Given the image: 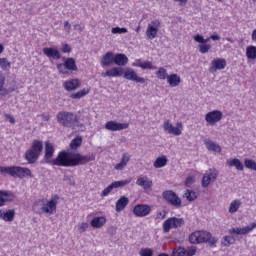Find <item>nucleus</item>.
Segmentation results:
<instances>
[{
  "label": "nucleus",
  "mask_w": 256,
  "mask_h": 256,
  "mask_svg": "<svg viewBox=\"0 0 256 256\" xmlns=\"http://www.w3.org/2000/svg\"><path fill=\"white\" fill-rule=\"evenodd\" d=\"M193 181H194L193 176H188L186 178L185 185H187V187H189V186L193 185Z\"/></svg>",
  "instance_id": "nucleus-58"
},
{
  "label": "nucleus",
  "mask_w": 256,
  "mask_h": 256,
  "mask_svg": "<svg viewBox=\"0 0 256 256\" xmlns=\"http://www.w3.org/2000/svg\"><path fill=\"white\" fill-rule=\"evenodd\" d=\"M246 57L250 61H255L256 59V46L250 45L246 47Z\"/></svg>",
  "instance_id": "nucleus-35"
},
{
  "label": "nucleus",
  "mask_w": 256,
  "mask_h": 256,
  "mask_svg": "<svg viewBox=\"0 0 256 256\" xmlns=\"http://www.w3.org/2000/svg\"><path fill=\"white\" fill-rule=\"evenodd\" d=\"M108 234L113 237V235H117V227L115 226H110L108 228Z\"/></svg>",
  "instance_id": "nucleus-54"
},
{
  "label": "nucleus",
  "mask_w": 256,
  "mask_h": 256,
  "mask_svg": "<svg viewBox=\"0 0 256 256\" xmlns=\"http://www.w3.org/2000/svg\"><path fill=\"white\" fill-rule=\"evenodd\" d=\"M163 129L165 133H168V135H175V137H179L181 135L182 129H183V124L182 123H177V127L173 126V124L169 123V120L165 121L163 123Z\"/></svg>",
  "instance_id": "nucleus-9"
},
{
  "label": "nucleus",
  "mask_w": 256,
  "mask_h": 256,
  "mask_svg": "<svg viewBox=\"0 0 256 256\" xmlns=\"http://www.w3.org/2000/svg\"><path fill=\"white\" fill-rule=\"evenodd\" d=\"M226 163L228 167H235L237 171H243L245 169L243 162H241V160H239L238 158L228 160Z\"/></svg>",
  "instance_id": "nucleus-29"
},
{
  "label": "nucleus",
  "mask_w": 256,
  "mask_h": 256,
  "mask_svg": "<svg viewBox=\"0 0 256 256\" xmlns=\"http://www.w3.org/2000/svg\"><path fill=\"white\" fill-rule=\"evenodd\" d=\"M200 53L205 54V53H209V50L211 49V44H200L198 46Z\"/></svg>",
  "instance_id": "nucleus-46"
},
{
  "label": "nucleus",
  "mask_w": 256,
  "mask_h": 256,
  "mask_svg": "<svg viewBox=\"0 0 256 256\" xmlns=\"http://www.w3.org/2000/svg\"><path fill=\"white\" fill-rule=\"evenodd\" d=\"M210 39H212V41H219L221 39V36H219L218 34H213L210 36Z\"/></svg>",
  "instance_id": "nucleus-61"
},
{
  "label": "nucleus",
  "mask_w": 256,
  "mask_h": 256,
  "mask_svg": "<svg viewBox=\"0 0 256 256\" xmlns=\"http://www.w3.org/2000/svg\"><path fill=\"white\" fill-rule=\"evenodd\" d=\"M81 145H83V137L76 136L70 142V149H72V151H77V149L81 147Z\"/></svg>",
  "instance_id": "nucleus-34"
},
{
  "label": "nucleus",
  "mask_w": 256,
  "mask_h": 256,
  "mask_svg": "<svg viewBox=\"0 0 256 256\" xmlns=\"http://www.w3.org/2000/svg\"><path fill=\"white\" fill-rule=\"evenodd\" d=\"M167 156L158 157L154 163L153 166L155 169H161V167H165L167 165Z\"/></svg>",
  "instance_id": "nucleus-36"
},
{
  "label": "nucleus",
  "mask_w": 256,
  "mask_h": 256,
  "mask_svg": "<svg viewBox=\"0 0 256 256\" xmlns=\"http://www.w3.org/2000/svg\"><path fill=\"white\" fill-rule=\"evenodd\" d=\"M123 75L124 79H127L128 81H134V83H145V78L139 77L137 75V72L131 68H127L126 70L123 69Z\"/></svg>",
  "instance_id": "nucleus-14"
},
{
  "label": "nucleus",
  "mask_w": 256,
  "mask_h": 256,
  "mask_svg": "<svg viewBox=\"0 0 256 256\" xmlns=\"http://www.w3.org/2000/svg\"><path fill=\"white\" fill-rule=\"evenodd\" d=\"M204 143L208 151H213L214 153H221V146H219V144L211 140H205Z\"/></svg>",
  "instance_id": "nucleus-31"
},
{
  "label": "nucleus",
  "mask_w": 256,
  "mask_h": 256,
  "mask_svg": "<svg viewBox=\"0 0 256 256\" xmlns=\"http://www.w3.org/2000/svg\"><path fill=\"white\" fill-rule=\"evenodd\" d=\"M185 225V219L183 218H177V217H171L168 218L163 222V232L169 233L171 229H179Z\"/></svg>",
  "instance_id": "nucleus-8"
},
{
  "label": "nucleus",
  "mask_w": 256,
  "mask_h": 256,
  "mask_svg": "<svg viewBox=\"0 0 256 256\" xmlns=\"http://www.w3.org/2000/svg\"><path fill=\"white\" fill-rule=\"evenodd\" d=\"M61 51H62V53H71L72 48L69 44H63Z\"/></svg>",
  "instance_id": "nucleus-52"
},
{
  "label": "nucleus",
  "mask_w": 256,
  "mask_h": 256,
  "mask_svg": "<svg viewBox=\"0 0 256 256\" xmlns=\"http://www.w3.org/2000/svg\"><path fill=\"white\" fill-rule=\"evenodd\" d=\"M40 154L33 152V150L28 149L24 154V159L28 161L30 165H33L36 161H39Z\"/></svg>",
  "instance_id": "nucleus-22"
},
{
  "label": "nucleus",
  "mask_w": 256,
  "mask_h": 256,
  "mask_svg": "<svg viewBox=\"0 0 256 256\" xmlns=\"http://www.w3.org/2000/svg\"><path fill=\"white\" fill-rule=\"evenodd\" d=\"M143 66V62L141 59H136L135 62L132 64V67H141Z\"/></svg>",
  "instance_id": "nucleus-59"
},
{
  "label": "nucleus",
  "mask_w": 256,
  "mask_h": 256,
  "mask_svg": "<svg viewBox=\"0 0 256 256\" xmlns=\"http://www.w3.org/2000/svg\"><path fill=\"white\" fill-rule=\"evenodd\" d=\"M184 197L187 199V201H195V199H197V194L195 191L187 190Z\"/></svg>",
  "instance_id": "nucleus-44"
},
{
  "label": "nucleus",
  "mask_w": 256,
  "mask_h": 256,
  "mask_svg": "<svg viewBox=\"0 0 256 256\" xmlns=\"http://www.w3.org/2000/svg\"><path fill=\"white\" fill-rule=\"evenodd\" d=\"M9 90L5 88V75L0 72V97H7Z\"/></svg>",
  "instance_id": "nucleus-33"
},
{
  "label": "nucleus",
  "mask_w": 256,
  "mask_h": 256,
  "mask_svg": "<svg viewBox=\"0 0 256 256\" xmlns=\"http://www.w3.org/2000/svg\"><path fill=\"white\" fill-rule=\"evenodd\" d=\"M221 119H223V112H221V110H213L205 115V121L208 125H215L216 123H219Z\"/></svg>",
  "instance_id": "nucleus-13"
},
{
  "label": "nucleus",
  "mask_w": 256,
  "mask_h": 256,
  "mask_svg": "<svg viewBox=\"0 0 256 256\" xmlns=\"http://www.w3.org/2000/svg\"><path fill=\"white\" fill-rule=\"evenodd\" d=\"M129 183H131V179L119 180L112 182V186L114 187V189H119V187H125V185H129Z\"/></svg>",
  "instance_id": "nucleus-40"
},
{
  "label": "nucleus",
  "mask_w": 256,
  "mask_h": 256,
  "mask_svg": "<svg viewBox=\"0 0 256 256\" xmlns=\"http://www.w3.org/2000/svg\"><path fill=\"white\" fill-rule=\"evenodd\" d=\"M44 161L48 165L57 167H77L79 165H87L91 161H95V154L81 155V153L61 151L55 159V146L53 143L46 141L44 143Z\"/></svg>",
  "instance_id": "nucleus-1"
},
{
  "label": "nucleus",
  "mask_w": 256,
  "mask_h": 256,
  "mask_svg": "<svg viewBox=\"0 0 256 256\" xmlns=\"http://www.w3.org/2000/svg\"><path fill=\"white\" fill-rule=\"evenodd\" d=\"M13 199H15L13 192L0 190V207H3L6 201H13Z\"/></svg>",
  "instance_id": "nucleus-24"
},
{
  "label": "nucleus",
  "mask_w": 256,
  "mask_h": 256,
  "mask_svg": "<svg viewBox=\"0 0 256 256\" xmlns=\"http://www.w3.org/2000/svg\"><path fill=\"white\" fill-rule=\"evenodd\" d=\"M196 253H197V246H190L187 249H185L186 256H195Z\"/></svg>",
  "instance_id": "nucleus-47"
},
{
  "label": "nucleus",
  "mask_w": 256,
  "mask_h": 256,
  "mask_svg": "<svg viewBox=\"0 0 256 256\" xmlns=\"http://www.w3.org/2000/svg\"><path fill=\"white\" fill-rule=\"evenodd\" d=\"M64 89H66V91H75V89H79V79H71L65 81Z\"/></svg>",
  "instance_id": "nucleus-27"
},
{
  "label": "nucleus",
  "mask_w": 256,
  "mask_h": 256,
  "mask_svg": "<svg viewBox=\"0 0 256 256\" xmlns=\"http://www.w3.org/2000/svg\"><path fill=\"white\" fill-rule=\"evenodd\" d=\"M105 129H107V131H123L124 129H129V123H119L116 121H108L105 124Z\"/></svg>",
  "instance_id": "nucleus-16"
},
{
  "label": "nucleus",
  "mask_w": 256,
  "mask_h": 256,
  "mask_svg": "<svg viewBox=\"0 0 256 256\" xmlns=\"http://www.w3.org/2000/svg\"><path fill=\"white\" fill-rule=\"evenodd\" d=\"M240 207H241V200L239 199L233 200L229 206V213H237Z\"/></svg>",
  "instance_id": "nucleus-38"
},
{
  "label": "nucleus",
  "mask_w": 256,
  "mask_h": 256,
  "mask_svg": "<svg viewBox=\"0 0 256 256\" xmlns=\"http://www.w3.org/2000/svg\"><path fill=\"white\" fill-rule=\"evenodd\" d=\"M57 203H59V195H53L50 200L45 203L42 200H39L34 203L32 209L37 215H55L57 213Z\"/></svg>",
  "instance_id": "nucleus-3"
},
{
  "label": "nucleus",
  "mask_w": 256,
  "mask_h": 256,
  "mask_svg": "<svg viewBox=\"0 0 256 256\" xmlns=\"http://www.w3.org/2000/svg\"><path fill=\"white\" fill-rule=\"evenodd\" d=\"M244 167H246V169H250L251 171H256V162L249 158H245Z\"/></svg>",
  "instance_id": "nucleus-39"
},
{
  "label": "nucleus",
  "mask_w": 256,
  "mask_h": 256,
  "mask_svg": "<svg viewBox=\"0 0 256 256\" xmlns=\"http://www.w3.org/2000/svg\"><path fill=\"white\" fill-rule=\"evenodd\" d=\"M74 29H76L78 31H83V28L79 24L74 25Z\"/></svg>",
  "instance_id": "nucleus-63"
},
{
  "label": "nucleus",
  "mask_w": 256,
  "mask_h": 256,
  "mask_svg": "<svg viewBox=\"0 0 256 256\" xmlns=\"http://www.w3.org/2000/svg\"><path fill=\"white\" fill-rule=\"evenodd\" d=\"M64 63L57 64V70L62 75H67L68 71H77L79 68L77 67V62L75 58H66L63 57ZM67 69V70H66Z\"/></svg>",
  "instance_id": "nucleus-7"
},
{
  "label": "nucleus",
  "mask_w": 256,
  "mask_h": 256,
  "mask_svg": "<svg viewBox=\"0 0 256 256\" xmlns=\"http://www.w3.org/2000/svg\"><path fill=\"white\" fill-rule=\"evenodd\" d=\"M127 63H129V58L127 57V55L123 53H118L114 55V64L118 65V67H125Z\"/></svg>",
  "instance_id": "nucleus-23"
},
{
  "label": "nucleus",
  "mask_w": 256,
  "mask_h": 256,
  "mask_svg": "<svg viewBox=\"0 0 256 256\" xmlns=\"http://www.w3.org/2000/svg\"><path fill=\"white\" fill-rule=\"evenodd\" d=\"M42 53L48 57V59H54V61H58V59H61V52L57 48L53 47H46L43 48Z\"/></svg>",
  "instance_id": "nucleus-18"
},
{
  "label": "nucleus",
  "mask_w": 256,
  "mask_h": 256,
  "mask_svg": "<svg viewBox=\"0 0 256 256\" xmlns=\"http://www.w3.org/2000/svg\"><path fill=\"white\" fill-rule=\"evenodd\" d=\"M171 256H185V247L179 246L174 248Z\"/></svg>",
  "instance_id": "nucleus-42"
},
{
  "label": "nucleus",
  "mask_w": 256,
  "mask_h": 256,
  "mask_svg": "<svg viewBox=\"0 0 256 256\" xmlns=\"http://www.w3.org/2000/svg\"><path fill=\"white\" fill-rule=\"evenodd\" d=\"M136 185H138V187H143V189L147 191V189H151L153 187V180L149 179L147 176L140 177L136 180Z\"/></svg>",
  "instance_id": "nucleus-20"
},
{
  "label": "nucleus",
  "mask_w": 256,
  "mask_h": 256,
  "mask_svg": "<svg viewBox=\"0 0 256 256\" xmlns=\"http://www.w3.org/2000/svg\"><path fill=\"white\" fill-rule=\"evenodd\" d=\"M165 215H167V213L165 211L158 212L157 213V219H159V218L165 219Z\"/></svg>",
  "instance_id": "nucleus-60"
},
{
  "label": "nucleus",
  "mask_w": 256,
  "mask_h": 256,
  "mask_svg": "<svg viewBox=\"0 0 256 256\" xmlns=\"http://www.w3.org/2000/svg\"><path fill=\"white\" fill-rule=\"evenodd\" d=\"M217 177H219V171L216 169H209L205 172L202 178V187H209L211 183H215V181H217Z\"/></svg>",
  "instance_id": "nucleus-11"
},
{
  "label": "nucleus",
  "mask_w": 256,
  "mask_h": 256,
  "mask_svg": "<svg viewBox=\"0 0 256 256\" xmlns=\"http://www.w3.org/2000/svg\"><path fill=\"white\" fill-rule=\"evenodd\" d=\"M194 41H196V43H201V45H203L205 43H209V38L205 39L200 34H197V35L194 36Z\"/></svg>",
  "instance_id": "nucleus-49"
},
{
  "label": "nucleus",
  "mask_w": 256,
  "mask_h": 256,
  "mask_svg": "<svg viewBox=\"0 0 256 256\" xmlns=\"http://www.w3.org/2000/svg\"><path fill=\"white\" fill-rule=\"evenodd\" d=\"M6 117L9 119V122L13 125L15 124V118L11 115H6Z\"/></svg>",
  "instance_id": "nucleus-62"
},
{
  "label": "nucleus",
  "mask_w": 256,
  "mask_h": 256,
  "mask_svg": "<svg viewBox=\"0 0 256 256\" xmlns=\"http://www.w3.org/2000/svg\"><path fill=\"white\" fill-rule=\"evenodd\" d=\"M114 186L111 183L108 187H106L102 192H101V197H107V195H109V193H111V191H113Z\"/></svg>",
  "instance_id": "nucleus-51"
},
{
  "label": "nucleus",
  "mask_w": 256,
  "mask_h": 256,
  "mask_svg": "<svg viewBox=\"0 0 256 256\" xmlns=\"http://www.w3.org/2000/svg\"><path fill=\"white\" fill-rule=\"evenodd\" d=\"M133 213L136 217H147L151 213V206L147 204H138L134 207Z\"/></svg>",
  "instance_id": "nucleus-15"
},
{
  "label": "nucleus",
  "mask_w": 256,
  "mask_h": 256,
  "mask_svg": "<svg viewBox=\"0 0 256 256\" xmlns=\"http://www.w3.org/2000/svg\"><path fill=\"white\" fill-rule=\"evenodd\" d=\"M139 254L140 256H153V250L151 248H142Z\"/></svg>",
  "instance_id": "nucleus-50"
},
{
  "label": "nucleus",
  "mask_w": 256,
  "mask_h": 256,
  "mask_svg": "<svg viewBox=\"0 0 256 256\" xmlns=\"http://www.w3.org/2000/svg\"><path fill=\"white\" fill-rule=\"evenodd\" d=\"M158 256H169L167 253H160Z\"/></svg>",
  "instance_id": "nucleus-64"
},
{
  "label": "nucleus",
  "mask_w": 256,
  "mask_h": 256,
  "mask_svg": "<svg viewBox=\"0 0 256 256\" xmlns=\"http://www.w3.org/2000/svg\"><path fill=\"white\" fill-rule=\"evenodd\" d=\"M156 77L160 81H165V79H168L169 74L167 73V69H165L164 67H160L156 72Z\"/></svg>",
  "instance_id": "nucleus-37"
},
{
  "label": "nucleus",
  "mask_w": 256,
  "mask_h": 256,
  "mask_svg": "<svg viewBox=\"0 0 256 256\" xmlns=\"http://www.w3.org/2000/svg\"><path fill=\"white\" fill-rule=\"evenodd\" d=\"M125 167H127L123 162H120L118 164H116L115 169L116 171H123V169H125Z\"/></svg>",
  "instance_id": "nucleus-56"
},
{
  "label": "nucleus",
  "mask_w": 256,
  "mask_h": 256,
  "mask_svg": "<svg viewBox=\"0 0 256 256\" xmlns=\"http://www.w3.org/2000/svg\"><path fill=\"white\" fill-rule=\"evenodd\" d=\"M159 27H161V21L152 20L146 29L147 39H156L157 33H159Z\"/></svg>",
  "instance_id": "nucleus-12"
},
{
  "label": "nucleus",
  "mask_w": 256,
  "mask_h": 256,
  "mask_svg": "<svg viewBox=\"0 0 256 256\" xmlns=\"http://www.w3.org/2000/svg\"><path fill=\"white\" fill-rule=\"evenodd\" d=\"M253 229H256V223L253 222L251 225L245 226V227H234L228 230L229 235L232 236H224L222 240V245L224 247H231V245H235V241L237 239L233 235H247L253 231Z\"/></svg>",
  "instance_id": "nucleus-5"
},
{
  "label": "nucleus",
  "mask_w": 256,
  "mask_h": 256,
  "mask_svg": "<svg viewBox=\"0 0 256 256\" xmlns=\"http://www.w3.org/2000/svg\"><path fill=\"white\" fill-rule=\"evenodd\" d=\"M227 67V60L225 58H217L211 62L209 68L210 73H215V71H221Z\"/></svg>",
  "instance_id": "nucleus-17"
},
{
  "label": "nucleus",
  "mask_w": 256,
  "mask_h": 256,
  "mask_svg": "<svg viewBox=\"0 0 256 256\" xmlns=\"http://www.w3.org/2000/svg\"><path fill=\"white\" fill-rule=\"evenodd\" d=\"M88 94H89V91L83 89L81 91L71 94L70 97H71V99H81V98L85 97V95H88Z\"/></svg>",
  "instance_id": "nucleus-41"
},
{
  "label": "nucleus",
  "mask_w": 256,
  "mask_h": 256,
  "mask_svg": "<svg viewBox=\"0 0 256 256\" xmlns=\"http://www.w3.org/2000/svg\"><path fill=\"white\" fill-rule=\"evenodd\" d=\"M56 121L59 123L60 127H65L67 129H77V127H85L79 122V116L73 112L60 111L56 115Z\"/></svg>",
  "instance_id": "nucleus-2"
},
{
  "label": "nucleus",
  "mask_w": 256,
  "mask_h": 256,
  "mask_svg": "<svg viewBox=\"0 0 256 256\" xmlns=\"http://www.w3.org/2000/svg\"><path fill=\"white\" fill-rule=\"evenodd\" d=\"M80 233H85V231H87V229H89V224L83 222L81 225H80Z\"/></svg>",
  "instance_id": "nucleus-55"
},
{
  "label": "nucleus",
  "mask_w": 256,
  "mask_h": 256,
  "mask_svg": "<svg viewBox=\"0 0 256 256\" xmlns=\"http://www.w3.org/2000/svg\"><path fill=\"white\" fill-rule=\"evenodd\" d=\"M167 83L170 87H179L181 84V77L177 74H170L168 75Z\"/></svg>",
  "instance_id": "nucleus-28"
},
{
  "label": "nucleus",
  "mask_w": 256,
  "mask_h": 256,
  "mask_svg": "<svg viewBox=\"0 0 256 256\" xmlns=\"http://www.w3.org/2000/svg\"><path fill=\"white\" fill-rule=\"evenodd\" d=\"M129 32V30H127V28H125V27H114V28H112V30H111V33H113V35H123L124 33H128Z\"/></svg>",
  "instance_id": "nucleus-43"
},
{
  "label": "nucleus",
  "mask_w": 256,
  "mask_h": 256,
  "mask_svg": "<svg viewBox=\"0 0 256 256\" xmlns=\"http://www.w3.org/2000/svg\"><path fill=\"white\" fill-rule=\"evenodd\" d=\"M163 199L173 205V207H181V198L177 195V193L172 190H166L162 193Z\"/></svg>",
  "instance_id": "nucleus-10"
},
{
  "label": "nucleus",
  "mask_w": 256,
  "mask_h": 256,
  "mask_svg": "<svg viewBox=\"0 0 256 256\" xmlns=\"http://www.w3.org/2000/svg\"><path fill=\"white\" fill-rule=\"evenodd\" d=\"M0 67L3 69V71H6V69L11 67V62H9L7 58H0Z\"/></svg>",
  "instance_id": "nucleus-45"
},
{
  "label": "nucleus",
  "mask_w": 256,
  "mask_h": 256,
  "mask_svg": "<svg viewBox=\"0 0 256 256\" xmlns=\"http://www.w3.org/2000/svg\"><path fill=\"white\" fill-rule=\"evenodd\" d=\"M64 29L68 34L71 33V23H69V21L64 22Z\"/></svg>",
  "instance_id": "nucleus-57"
},
{
  "label": "nucleus",
  "mask_w": 256,
  "mask_h": 256,
  "mask_svg": "<svg viewBox=\"0 0 256 256\" xmlns=\"http://www.w3.org/2000/svg\"><path fill=\"white\" fill-rule=\"evenodd\" d=\"M0 218L4 221L11 222L15 219V210L2 211L0 210Z\"/></svg>",
  "instance_id": "nucleus-32"
},
{
  "label": "nucleus",
  "mask_w": 256,
  "mask_h": 256,
  "mask_svg": "<svg viewBox=\"0 0 256 256\" xmlns=\"http://www.w3.org/2000/svg\"><path fill=\"white\" fill-rule=\"evenodd\" d=\"M188 241L191 245H201V243H208L209 247L217 245V237L213 236L211 232L205 230H196L188 236Z\"/></svg>",
  "instance_id": "nucleus-4"
},
{
  "label": "nucleus",
  "mask_w": 256,
  "mask_h": 256,
  "mask_svg": "<svg viewBox=\"0 0 256 256\" xmlns=\"http://www.w3.org/2000/svg\"><path fill=\"white\" fill-rule=\"evenodd\" d=\"M127 205H129V198H127V196H121L116 202L115 211L117 213H121V211H123Z\"/></svg>",
  "instance_id": "nucleus-25"
},
{
  "label": "nucleus",
  "mask_w": 256,
  "mask_h": 256,
  "mask_svg": "<svg viewBox=\"0 0 256 256\" xmlns=\"http://www.w3.org/2000/svg\"><path fill=\"white\" fill-rule=\"evenodd\" d=\"M0 173H2V175L18 177L19 179H24V177H30V179H33L34 177L31 169L21 166H0Z\"/></svg>",
  "instance_id": "nucleus-6"
},
{
  "label": "nucleus",
  "mask_w": 256,
  "mask_h": 256,
  "mask_svg": "<svg viewBox=\"0 0 256 256\" xmlns=\"http://www.w3.org/2000/svg\"><path fill=\"white\" fill-rule=\"evenodd\" d=\"M130 159L131 157L129 156V154L124 153L120 162L127 166V162L130 161Z\"/></svg>",
  "instance_id": "nucleus-53"
},
{
  "label": "nucleus",
  "mask_w": 256,
  "mask_h": 256,
  "mask_svg": "<svg viewBox=\"0 0 256 256\" xmlns=\"http://www.w3.org/2000/svg\"><path fill=\"white\" fill-rule=\"evenodd\" d=\"M30 150L41 155V153H43V141L33 140Z\"/></svg>",
  "instance_id": "nucleus-30"
},
{
  "label": "nucleus",
  "mask_w": 256,
  "mask_h": 256,
  "mask_svg": "<svg viewBox=\"0 0 256 256\" xmlns=\"http://www.w3.org/2000/svg\"><path fill=\"white\" fill-rule=\"evenodd\" d=\"M115 59V54L111 51L107 52L101 59L100 65L102 67H109V65H113Z\"/></svg>",
  "instance_id": "nucleus-21"
},
{
  "label": "nucleus",
  "mask_w": 256,
  "mask_h": 256,
  "mask_svg": "<svg viewBox=\"0 0 256 256\" xmlns=\"http://www.w3.org/2000/svg\"><path fill=\"white\" fill-rule=\"evenodd\" d=\"M123 75L122 67H113L112 69L107 70L101 74L102 77H121Z\"/></svg>",
  "instance_id": "nucleus-19"
},
{
  "label": "nucleus",
  "mask_w": 256,
  "mask_h": 256,
  "mask_svg": "<svg viewBox=\"0 0 256 256\" xmlns=\"http://www.w3.org/2000/svg\"><path fill=\"white\" fill-rule=\"evenodd\" d=\"M141 69H151V70L155 71V69H157V66H154L153 62H151V61H146V62H142Z\"/></svg>",
  "instance_id": "nucleus-48"
},
{
  "label": "nucleus",
  "mask_w": 256,
  "mask_h": 256,
  "mask_svg": "<svg viewBox=\"0 0 256 256\" xmlns=\"http://www.w3.org/2000/svg\"><path fill=\"white\" fill-rule=\"evenodd\" d=\"M105 223H107V218L101 216V217H94L91 220L90 225L94 229H101V227H103V225H105Z\"/></svg>",
  "instance_id": "nucleus-26"
}]
</instances>
